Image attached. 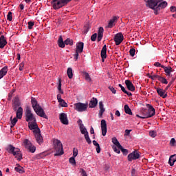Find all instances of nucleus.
<instances>
[{"label": "nucleus", "instance_id": "nucleus-1", "mask_svg": "<svg viewBox=\"0 0 176 176\" xmlns=\"http://www.w3.org/2000/svg\"><path fill=\"white\" fill-rule=\"evenodd\" d=\"M32 107L36 115L45 119H48V117L45 113L43 109L40 106L36 100L34 98H32Z\"/></svg>", "mask_w": 176, "mask_h": 176}, {"label": "nucleus", "instance_id": "nucleus-2", "mask_svg": "<svg viewBox=\"0 0 176 176\" xmlns=\"http://www.w3.org/2000/svg\"><path fill=\"white\" fill-rule=\"evenodd\" d=\"M6 150L10 154L13 155L17 158L18 161H21L23 160V155L21 153V151L18 148H15L12 145L10 144L6 146Z\"/></svg>", "mask_w": 176, "mask_h": 176}, {"label": "nucleus", "instance_id": "nucleus-3", "mask_svg": "<svg viewBox=\"0 0 176 176\" xmlns=\"http://www.w3.org/2000/svg\"><path fill=\"white\" fill-rule=\"evenodd\" d=\"M54 149L56 151L54 157L62 156L64 155L63 145L60 140L55 139L53 141Z\"/></svg>", "mask_w": 176, "mask_h": 176}, {"label": "nucleus", "instance_id": "nucleus-4", "mask_svg": "<svg viewBox=\"0 0 176 176\" xmlns=\"http://www.w3.org/2000/svg\"><path fill=\"white\" fill-rule=\"evenodd\" d=\"M72 0H52L51 4L54 10H58L67 6Z\"/></svg>", "mask_w": 176, "mask_h": 176}, {"label": "nucleus", "instance_id": "nucleus-5", "mask_svg": "<svg viewBox=\"0 0 176 176\" xmlns=\"http://www.w3.org/2000/svg\"><path fill=\"white\" fill-rule=\"evenodd\" d=\"M25 116L26 117V122H32L36 120L29 107H26V110L25 111Z\"/></svg>", "mask_w": 176, "mask_h": 176}, {"label": "nucleus", "instance_id": "nucleus-6", "mask_svg": "<svg viewBox=\"0 0 176 176\" xmlns=\"http://www.w3.org/2000/svg\"><path fill=\"white\" fill-rule=\"evenodd\" d=\"M87 107H88L87 104H83L80 102L74 104V109L78 112L85 111Z\"/></svg>", "mask_w": 176, "mask_h": 176}, {"label": "nucleus", "instance_id": "nucleus-7", "mask_svg": "<svg viewBox=\"0 0 176 176\" xmlns=\"http://www.w3.org/2000/svg\"><path fill=\"white\" fill-rule=\"evenodd\" d=\"M33 133H34V137L36 138V142L41 145L42 142H43V136L41 134V130L37 129L36 130H34Z\"/></svg>", "mask_w": 176, "mask_h": 176}, {"label": "nucleus", "instance_id": "nucleus-8", "mask_svg": "<svg viewBox=\"0 0 176 176\" xmlns=\"http://www.w3.org/2000/svg\"><path fill=\"white\" fill-rule=\"evenodd\" d=\"M140 153L138 152L137 151H135L129 153V155H128V162H132L133 160H137L140 159Z\"/></svg>", "mask_w": 176, "mask_h": 176}, {"label": "nucleus", "instance_id": "nucleus-9", "mask_svg": "<svg viewBox=\"0 0 176 176\" xmlns=\"http://www.w3.org/2000/svg\"><path fill=\"white\" fill-rule=\"evenodd\" d=\"M146 3V6L151 9H155L158 5V1L157 0H144Z\"/></svg>", "mask_w": 176, "mask_h": 176}, {"label": "nucleus", "instance_id": "nucleus-10", "mask_svg": "<svg viewBox=\"0 0 176 176\" xmlns=\"http://www.w3.org/2000/svg\"><path fill=\"white\" fill-rule=\"evenodd\" d=\"M146 107L148 108V110H146L147 111V113L146 114L145 116L146 117L151 118L152 116H155V108L152 105H151L149 104H146Z\"/></svg>", "mask_w": 176, "mask_h": 176}, {"label": "nucleus", "instance_id": "nucleus-11", "mask_svg": "<svg viewBox=\"0 0 176 176\" xmlns=\"http://www.w3.org/2000/svg\"><path fill=\"white\" fill-rule=\"evenodd\" d=\"M113 39L116 42V45L118 46L119 45H120V43H122V41H124V36L122 33H118L114 36Z\"/></svg>", "mask_w": 176, "mask_h": 176}, {"label": "nucleus", "instance_id": "nucleus-12", "mask_svg": "<svg viewBox=\"0 0 176 176\" xmlns=\"http://www.w3.org/2000/svg\"><path fill=\"white\" fill-rule=\"evenodd\" d=\"M59 120L63 124L68 125L69 120L67 118V115L66 113H62L59 115Z\"/></svg>", "mask_w": 176, "mask_h": 176}, {"label": "nucleus", "instance_id": "nucleus-13", "mask_svg": "<svg viewBox=\"0 0 176 176\" xmlns=\"http://www.w3.org/2000/svg\"><path fill=\"white\" fill-rule=\"evenodd\" d=\"M168 6V3L167 2H162L160 3L156 8H154V13L155 14H158V11L160 10L161 9H164L165 8H166Z\"/></svg>", "mask_w": 176, "mask_h": 176}, {"label": "nucleus", "instance_id": "nucleus-14", "mask_svg": "<svg viewBox=\"0 0 176 176\" xmlns=\"http://www.w3.org/2000/svg\"><path fill=\"white\" fill-rule=\"evenodd\" d=\"M155 89L157 91L158 96H160L162 98H167L168 95L166 94V92L168 89H163L162 88H155Z\"/></svg>", "mask_w": 176, "mask_h": 176}, {"label": "nucleus", "instance_id": "nucleus-15", "mask_svg": "<svg viewBox=\"0 0 176 176\" xmlns=\"http://www.w3.org/2000/svg\"><path fill=\"white\" fill-rule=\"evenodd\" d=\"M28 125L29 126V129H30V130L34 131L36 129H40L37 124L36 120L29 122V123H28Z\"/></svg>", "mask_w": 176, "mask_h": 176}, {"label": "nucleus", "instance_id": "nucleus-16", "mask_svg": "<svg viewBox=\"0 0 176 176\" xmlns=\"http://www.w3.org/2000/svg\"><path fill=\"white\" fill-rule=\"evenodd\" d=\"M162 69L164 70L166 76H170L171 73L175 72L170 66H162Z\"/></svg>", "mask_w": 176, "mask_h": 176}, {"label": "nucleus", "instance_id": "nucleus-17", "mask_svg": "<svg viewBox=\"0 0 176 176\" xmlns=\"http://www.w3.org/2000/svg\"><path fill=\"white\" fill-rule=\"evenodd\" d=\"M85 47V44L83 42H79L76 44V52L82 54L83 53V48Z\"/></svg>", "mask_w": 176, "mask_h": 176}, {"label": "nucleus", "instance_id": "nucleus-18", "mask_svg": "<svg viewBox=\"0 0 176 176\" xmlns=\"http://www.w3.org/2000/svg\"><path fill=\"white\" fill-rule=\"evenodd\" d=\"M125 84L126 85V88L128 89V90L131 91H135V86L130 80H126Z\"/></svg>", "mask_w": 176, "mask_h": 176}, {"label": "nucleus", "instance_id": "nucleus-19", "mask_svg": "<svg viewBox=\"0 0 176 176\" xmlns=\"http://www.w3.org/2000/svg\"><path fill=\"white\" fill-rule=\"evenodd\" d=\"M101 129H102V135L105 136L107 132V122L104 120H101Z\"/></svg>", "mask_w": 176, "mask_h": 176}, {"label": "nucleus", "instance_id": "nucleus-20", "mask_svg": "<svg viewBox=\"0 0 176 176\" xmlns=\"http://www.w3.org/2000/svg\"><path fill=\"white\" fill-rule=\"evenodd\" d=\"M7 45V40L3 35L0 36V49H3Z\"/></svg>", "mask_w": 176, "mask_h": 176}, {"label": "nucleus", "instance_id": "nucleus-21", "mask_svg": "<svg viewBox=\"0 0 176 176\" xmlns=\"http://www.w3.org/2000/svg\"><path fill=\"white\" fill-rule=\"evenodd\" d=\"M101 58L102 63L104 62V59L107 58V45H104L101 50Z\"/></svg>", "mask_w": 176, "mask_h": 176}, {"label": "nucleus", "instance_id": "nucleus-22", "mask_svg": "<svg viewBox=\"0 0 176 176\" xmlns=\"http://www.w3.org/2000/svg\"><path fill=\"white\" fill-rule=\"evenodd\" d=\"M57 43L58 45V47L60 48H65V43L63 41V38L62 36H59V38L58 39Z\"/></svg>", "mask_w": 176, "mask_h": 176}, {"label": "nucleus", "instance_id": "nucleus-23", "mask_svg": "<svg viewBox=\"0 0 176 176\" xmlns=\"http://www.w3.org/2000/svg\"><path fill=\"white\" fill-rule=\"evenodd\" d=\"M175 162H176V154L173 155L169 157L168 164L170 165V166H173Z\"/></svg>", "mask_w": 176, "mask_h": 176}, {"label": "nucleus", "instance_id": "nucleus-24", "mask_svg": "<svg viewBox=\"0 0 176 176\" xmlns=\"http://www.w3.org/2000/svg\"><path fill=\"white\" fill-rule=\"evenodd\" d=\"M8 66L3 67L1 70H0V79L3 78L8 73Z\"/></svg>", "mask_w": 176, "mask_h": 176}, {"label": "nucleus", "instance_id": "nucleus-25", "mask_svg": "<svg viewBox=\"0 0 176 176\" xmlns=\"http://www.w3.org/2000/svg\"><path fill=\"white\" fill-rule=\"evenodd\" d=\"M117 16H113L112 19L110 20L107 28H111L116 25V22L118 21Z\"/></svg>", "mask_w": 176, "mask_h": 176}, {"label": "nucleus", "instance_id": "nucleus-26", "mask_svg": "<svg viewBox=\"0 0 176 176\" xmlns=\"http://www.w3.org/2000/svg\"><path fill=\"white\" fill-rule=\"evenodd\" d=\"M103 32H104V29L102 27H100L99 28L98 34V42H100V41L102 39Z\"/></svg>", "mask_w": 176, "mask_h": 176}, {"label": "nucleus", "instance_id": "nucleus-27", "mask_svg": "<svg viewBox=\"0 0 176 176\" xmlns=\"http://www.w3.org/2000/svg\"><path fill=\"white\" fill-rule=\"evenodd\" d=\"M98 104V100L96 98H93L89 102V108H94L96 107Z\"/></svg>", "mask_w": 176, "mask_h": 176}, {"label": "nucleus", "instance_id": "nucleus-28", "mask_svg": "<svg viewBox=\"0 0 176 176\" xmlns=\"http://www.w3.org/2000/svg\"><path fill=\"white\" fill-rule=\"evenodd\" d=\"M141 116L139 115H136V117L140 118H142V119H145V118H148L149 117H146V114H148V111L147 110H142L141 111Z\"/></svg>", "mask_w": 176, "mask_h": 176}, {"label": "nucleus", "instance_id": "nucleus-29", "mask_svg": "<svg viewBox=\"0 0 176 176\" xmlns=\"http://www.w3.org/2000/svg\"><path fill=\"white\" fill-rule=\"evenodd\" d=\"M23 116V108L19 107L16 111V118L18 119H21Z\"/></svg>", "mask_w": 176, "mask_h": 176}, {"label": "nucleus", "instance_id": "nucleus-30", "mask_svg": "<svg viewBox=\"0 0 176 176\" xmlns=\"http://www.w3.org/2000/svg\"><path fill=\"white\" fill-rule=\"evenodd\" d=\"M26 149L29 151V153H34L36 152V146H34L33 144H31L28 147H26Z\"/></svg>", "mask_w": 176, "mask_h": 176}, {"label": "nucleus", "instance_id": "nucleus-31", "mask_svg": "<svg viewBox=\"0 0 176 176\" xmlns=\"http://www.w3.org/2000/svg\"><path fill=\"white\" fill-rule=\"evenodd\" d=\"M67 76H68V78L69 79H72L73 77H74V74H73V69L72 67H69L67 69Z\"/></svg>", "mask_w": 176, "mask_h": 176}, {"label": "nucleus", "instance_id": "nucleus-32", "mask_svg": "<svg viewBox=\"0 0 176 176\" xmlns=\"http://www.w3.org/2000/svg\"><path fill=\"white\" fill-rule=\"evenodd\" d=\"M158 80H159L162 84H164V85H168V80H167L165 77H164V76H160L159 77Z\"/></svg>", "mask_w": 176, "mask_h": 176}, {"label": "nucleus", "instance_id": "nucleus-33", "mask_svg": "<svg viewBox=\"0 0 176 176\" xmlns=\"http://www.w3.org/2000/svg\"><path fill=\"white\" fill-rule=\"evenodd\" d=\"M57 89L60 94H64V91L62 89V80L60 78L58 80V85Z\"/></svg>", "mask_w": 176, "mask_h": 176}, {"label": "nucleus", "instance_id": "nucleus-34", "mask_svg": "<svg viewBox=\"0 0 176 176\" xmlns=\"http://www.w3.org/2000/svg\"><path fill=\"white\" fill-rule=\"evenodd\" d=\"M31 145H32V143L28 139L23 140V146H25V148H27Z\"/></svg>", "mask_w": 176, "mask_h": 176}, {"label": "nucleus", "instance_id": "nucleus-35", "mask_svg": "<svg viewBox=\"0 0 176 176\" xmlns=\"http://www.w3.org/2000/svg\"><path fill=\"white\" fill-rule=\"evenodd\" d=\"M112 142L114 144V145H116V146H117L118 148H121V144H120V142H118V140H117L116 138H112Z\"/></svg>", "mask_w": 176, "mask_h": 176}, {"label": "nucleus", "instance_id": "nucleus-36", "mask_svg": "<svg viewBox=\"0 0 176 176\" xmlns=\"http://www.w3.org/2000/svg\"><path fill=\"white\" fill-rule=\"evenodd\" d=\"M124 111H125L126 114H129V115H131V116L133 115L131 109H130V107L127 104H126L124 106Z\"/></svg>", "mask_w": 176, "mask_h": 176}, {"label": "nucleus", "instance_id": "nucleus-37", "mask_svg": "<svg viewBox=\"0 0 176 176\" xmlns=\"http://www.w3.org/2000/svg\"><path fill=\"white\" fill-rule=\"evenodd\" d=\"M13 105L17 106V107L21 106V102H20V100H19V98H18V96H16V98H14Z\"/></svg>", "mask_w": 176, "mask_h": 176}, {"label": "nucleus", "instance_id": "nucleus-38", "mask_svg": "<svg viewBox=\"0 0 176 176\" xmlns=\"http://www.w3.org/2000/svg\"><path fill=\"white\" fill-rule=\"evenodd\" d=\"M65 45H69L70 46H73L74 45V41L69 38H67L65 41Z\"/></svg>", "mask_w": 176, "mask_h": 176}, {"label": "nucleus", "instance_id": "nucleus-39", "mask_svg": "<svg viewBox=\"0 0 176 176\" xmlns=\"http://www.w3.org/2000/svg\"><path fill=\"white\" fill-rule=\"evenodd\" d=\"M10 120H11V124H12L11 127L12 128V127H14V126H15L16 123L17 122L18 118H17V117H16V118H14L12 120V117L10 118Z\"/></svg>", "mask_w": 176, "mask_h": 176}, {"label": "nucleus", "instance_id": "nucleus-40", "mask_svg": "<svg viewBox=\"0 0 176 176\" xmlns=\"http://www.w3.org/2000/svg\"><path fill=\"white\" fill-rule=\"evenodd\" d=\"M118 149H120L124 155H127L129 153V151L126 148H124L122 145L121 147L118 148Z\"/></svg>", "mask_w": 176, "mask_h": 176}, {"label": "nucleus", "instance_id": "nucleus-41", "mask_svg": "<svg viewBox=\"0 0 176 176\" xmlns=\"http://www.w3.org/2000/svg\"><path fill=\"white\" fill-rule=\"evenodd\" d=\"M14 170H15V171L19 173L20 174L24 173V169L23 167H21V166L15 167Z\"/></svg>", "mask_w": 176, "mask_h": 176}, {"label": "nucleus", "instance_id": "nucleus-42", "mask_svg": "<svg viewBox=\"0 0 176 176\" xmlns=\"http://www.w3.org/2000/svg\"><path fill=\"white\" fill-rule=\"evenodd\" d=\"M80 130L82 134L85 135L88 133L87 129L85 127V125L80 127Z\"/></svg>", "mask_w": 176, "mask_h": 176}, {"label": "nucleus", "instance_id": "nucleus-43", "mask_svg": "<svg viewBox=\"0 0 176 176\" xmlns=\"http://www.w3.org/2000/svg\"><path fill=\"white\" fill-rule=\"evenodd\" d=\"M175 78L173 77L172 80L168 82V85L166 87V90H168V89L171 87L173 82L175 81Z\"/></svg>", "mask_w": 176, "mask_h": 176}, {"label": "nucleus", "instance_id": "nucleus-44", "mask_svg": "<svg viewBox=\"0 0 176 176\" xmlns=\"http://www.w3.org/2000/svg\"><path fill=\"white\" fill-rule=\"evenodd\" d=\"M58 102H59V104L62 107H68L67 102L64 100H61L58 101Z\"/></svg>", "mask_w": 176, "mask_h": 176}, {"label": "nucleus", "instance_id": "nucleus-45", "mask_svg": "<svg viewBox=\"0 0 176 176\" xmlns=\"http://www.w3.org/2000/svg\"><path fill=\"white\" fill-rule=\"evenodd\" d=\"M169 145H170V146H176V140H175V138H172L170 140Z\"/></svg>", "mask_w": 176, "mask_h": 176}, {"label": "nucleus", "instance_id": "nucleus-46", "mask_svg": "<svg viewBox=\"0 0 176 176\" xmlns=\"http://www.w3.org/2000/svg\"><path fill=\"white\" fill-rule=\"evenodd\" d=\"M85 135V138L87 142V144H89V145H90L91 144V141L89 138V133H86Z\"/></svg>", "mask_w": 176, "mask_h": 176}, {"label": "nucleus", "instance_id": "nucleus-47", "mask_svg": "<svg viewBox=\"0 0 176 176\" xmlns=\"http://www.w3.org/2000/svg\"><path fill=\"white\" fill-rule=\"evenodd\" d=\"M69 163L73 166L76 165V162L75 161L74 157H72L69 158Z\"/></svg>", "mask_w": 176, "mask_h": 176}, {"label": "nucleus", "instance_id": "nucleus-48", "mask_svg": "<svg viewBox=\"0 0 176 176\" xmlns=\"http://www.w3.org/2000/svg\"><path fill=\"white\" fill-rule=\"evenodd\" d=\"M34 25V23L33 21L28 22V28H29L30 30H32Z\"/></svg>", "mask_w": 176, "mask_h": 176}, {"label": "nucleus", "instance_id": "nucleus-49", "mask_svg": "<svg viewBox=\"0 0 176 176\" xmlns=\"http://www.w3.org/2000/svg\"><path fill=\"white\" fill-rule=\"evenodd\" d=\"M135 54V49L131 48V50H129V55H131V56L134 57Z\"/></svg>", "mask_w": 176, "mask_h": 176}, {"label": "nucleus", "instance_id": "nucleus-50", "mask_svg": "<svg viewBox=\"0 0 176 176\" xmlns=\"http://www.w3.org/2000/svg\"><path fill=\"white\" fill-rule=\"evenodd\" d=\"M149 135L152 138H155L157 136V132L155 131H149Z\"/></svg>", "mask_w": 176, "mask_h": 176}, {"label": "nucleus", "instance_id": "nucleus-51", "mask_svg": "<svg viewBox=\"0 0 176 176\" xmlns=\"http://www.w3.org/2000/svg\"><path fill=\"white\" fill-rule=\"evenodd\" d=\"M160 76V75H152V76H150V79L155 80L156 79L159 80Z\"/></svg>", "mask_w": 176, "mask_h": 176}, {"label": "nucleus", "instance_id": "nucleus-52", "mask_svg": "<svg viewBox=\"0 0 176 176\" xmlns=\"http://www.w3.org/2000/svg\"><path fill=\"white\" fill-rule=\"evenodd\" d=\"M7 19L10 21H12V12H9L7 16Z\"/></svg>", "mask_w": 176, "mask_h": 176}, {"label": "nucleus", "instance_id": "nucleus-53", "mask_svg": "<svg viewBox=\"0 0 176 176\" xmlns=\"http://www.w3.org/2000/svg\"><path fill=\"white\" fill-rule=\"evenodd\" d=\"M84 75H85V78L86 80H87L89 82L91 81V78H90V76H89L88 73L85 72Z\"/></svg>", "mask_w": 176, "mask_h": 176}, {"label": "nucleus", "instance_id": "nucleus-54", "mask_svg": "<svg viewBox=\"0 0 176 176\" xmlns=\"http://www.w3.org/2000/svg\"><path fill=\"white\" fill-rule=\"evenodd\" d=\"M154 66L155 67H161V68H163V67H164V65H162L159 62H155L154 63Z\"/></svg>", "mask_w": 176, "mask_h": 176}, {"label": "nucleus", "instance_id": "nucleus-55", "mask_svg": "<svg viewBox=\"0 0 176 176\" xmlns=\"http://www.w3.org/2000/svg\"><path fill=\"white\" fill-rule=\"evenodd\" d=\"M78 156V150L75 148L73 149V157H76Z\"/></svg>", "mask_w": 176, "mask_h": 176}, {"label": "nucleus", "instance_id": "nucleus-56", "mask_svg": "<svg viewBox=\"0 0 176 176\" xmlns=\"http://www.w3.org/2000/svg\"><path fill=\"white\" fill-rule=\"evenodd\" d=\"M109 89L113 94H116V89H115V88H113V87H112V86H109Z\"/></svg>", "mask_w": 176, "mask_h": 176}, {"label": "nucleus", "instance_id": "nucleus-57", "mask_svg": "<svg viewBox=\"0 0 176 176\" xmlns=\"http://www.w3.org/2000/svg\"><path fill=\"white\" fill-rule=\"evenodd\" d=\"M96 38H97V34L95 33V34H94L91 36V41H92V42H95Z\"/></svg>", "mask_w": 176, "mask_h": 176}, {"label": "nucleus", "instance_id": "nucleus-58", "mask_svg": "<svg viewBox=\"0 0 176 176\" xmlns=\"http://www.w3.org/2000/svg\"><path fill=\"white\" fill-rule=\"evenodd\" d=\"M113 149L115 153L120 154V151L119 149H118L117 146H113Z\"/></svg>", "mask_w": 176, "mask_h": 176}, {"label": "nucleus", "instance_id": "nucleus-59", "mask_svg": "<svg viewBox=\"0 0 176 176\" xmlns=\"http://www.w3.org/2000/svg\"><path fill=\"white\" fill-rule=\"evenodd\" d=\"M77 123L78 124V126H79L80 127H82V126H85V125L83 124V123L82 122V120H80V119H79V120L77 121Z\"/></svg>", "mask_w": 176, "mask_h": 176}, {"label": "nucleus", "instance_id": "nucleus-60", "mask_svg": "<svg viewBox=\"0 0 176 176\" xmlns=\"http://www.w3.org/2000/svg\"><path fill=\"white\" fill-rule=\"evenodd\" d=\"M23 68H24V63H20V65H19V70L20 71H23Z\"/></svg>", "mask_w": 176, "mask_h": 176}, {"label": "nucleus", "instance_id": "nucleus-61", "mask_svg": "<svg viewBox=\"0 0 176 176\" xmlns=\"http://www.w3.org/2000/svg\"><path fill=\"white\" fill-rule=\"evenodd\" d=\"M104 111H105V109H100L99 116H100V118L102 117V116L103 115V113H104Z\"/></svg>", "mask_w": 176, "mask_h": 176}, {"label": "nucleus", "instance_id": "nucleus-62", "mask_svg": "<svg viewBox=\"0 0 176 176\" xmlns=\"http://www.w3.org/2000/svg\"><path fill=\"white\" fill-rule=\"evenodd\" d=\"M81 176H87L86 171L85 169H81Z\"/></svg>", "mask_w": 176, "mask_h": 176}, {"label": "nucleus", "instance_id": "nucleus-63", "mask_svg": "<svg viewBox=\"0 0 176 176\" xmlns=\"http://www.w3.org/2000/svg\"><path fill=\"white\" fill-rule=\"evenodd\" d=\"M99 108H100V110L104 109L102 102H99Z\"/></svg>", "mask_w": 176, "mask_h": 176}, {"label": "nucleus", "instance_id": "nucleus-64", "mask_svg": "<svg viewBox=\"0 0 176 176\" xmlns=\"http://www.w3.org/2000/svg\"><path fill=\"white\" fill-rule=\"evenodd\" d=\"M170 12H176V7H175V6H171V7L170 8Z\"/></svg>", "mask_w": 176, "mask_h": 176}]
</instances>
